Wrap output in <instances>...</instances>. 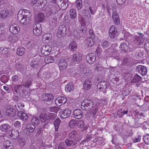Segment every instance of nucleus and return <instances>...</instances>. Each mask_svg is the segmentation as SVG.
<instances>
[{"mask_svg":"<svg viewBox=\"0 0 149 149\" xmlns=\"http://www.w3.org/2000/svg\"><path fill=\"white\" fill-rule=\"evenodd\" d=\"M20 28L16 24L11 25L9 28L10 32L13 34H16L19 33L20 31Z\"/></svg>","mask_w":149,"mask_h":149,"instance_id":"nucleus-12","label":"nucleus"},{"mask_svg":"<svg viewBox=\"0 0 149 149\" xmlns=\"http://www.w3.org/2000/svg\"><path fill=\"white\" fill-rule=\"evenodd\" d=\"M18 39V37L16 36L15 35L12 36H10L8 38V40L10 43L13 44L17 42Z\"/></svg>","mask_w":149,"mask_h":149,"instance_id":"nucleus-35","label":"nucleus"},{"mask_svg":"<svg viewBox=\"0 0 149 149\" xmlns=\"http://www.w3.org/2000/svg\"><path fill=\"white\" fill-rule=\"evenodd\" d=\"M101 45L102 47L104 49L109 45V43L108 41H105L102 43Z\"/></svg>","mask_w":149,"mask_h":149,"instance_id":"nucleus-63","label":"nucleus"},{"mask_svg":"<svg viewBox=\"0 0 149 149\" xmlns=\"http://www.w3.org/2000/svg\"><path fill=\"white\" fill-rule=\"evenodd\" d=\"M33 32L34 35L39 36L42 32L41 25L40 24H37L33 26Z\"/></svg>","mask_w":149,"mask_h":149,"instance_id":"nucleus-8","label":"nucleus"},{"mask_svg":"<svg viewBox=\"0 0 149 149\" xmlns=\"http://www.w3.org/2000/svg\"><path fill=\"white\" fill-rule=\"evenodd\" d=\"M134 42L137 45H141L144 41V39L143 38H140L139 36H136L134 38Z\"/></svg>","mask_w":149,"mask_h":149,"instance_id":"nucleus-32","label":"nucleus"},{"mask_svg":"<svg viewBox=\"0 0 149 149\" xmlns=\"http://www.w3.org/2000/svg\"><path fill=\"white\" fill-rule=\"evenodd\" d=\"M57 21V18L56 16H52L49 18V22L51 25H54L56 24Z\"/></svg>","mask_w":149,"mask_h":149,"instance_id":"nucleus-47","label":"nucleus"},{"mask_svg":"<svg viewBox=\"0 0 149 149\" xmlns=\"http://www.w3.org/2000/svg\"><path fill=\"white\" fill-rule=\"evenodd\" d=\"M76 125L77 126L80 128H83L84 126V121L81 120H79L76 122Z\"/></svg>","mask_w":149,"mask_h":149,"instance_id":"nucleus-53","label":"nucleus"},{"mask_svg":"<svg viewBox=\"0 0 149 149\" xmlns=\"http://www.w3.org/2000/svg\"><path fill=\"white\" fill-rule=\"evenodd\" d=\"M17 15H21L24 17L30 19L31 17V15L29 11L26 10H20L18 12Z\"/></svg>","mask_w":149,"mask_h":149,"instance_id":"nucleus-19","label":"nucleus"},{"mask_svg":"<svg viewBox=\"0 0 149 149\" xmlns=\"http://www.w3.org/2000/svg\"><path fill=\"white\" fill-rule=\"evenodd\" d=\"M86 30L82 28H80L77 31V37L79 38H84L86 35Z\"/></svg>","mask_w":149,"mask_h":149,"instance_id":"nucleus-25","label":"nucleus"},{"mask_svg":"<svg viewBox=\"0 0 149 149\" xmlns=\"http://www.w3.org/2000/svg\"><path fill=\"white\" fill-rule=\"evenodd\" d=\"M69 14L71 19H74L77 16L76 11L73 9H72L70 10Z\"/></svg>","mask_w":149,"mask_h":149,"instance_id":"nucleus-41","label":"nucleus"},{"mask_svg":"<svg viewBox=\"0 0 149 149\" xmlns=\"http://www.w3.org/2000/svg\"><path fill=\"white\" fill-rule=\"evenodd\" d=\"M77 44L74 41L71 42L68 45V48L72 51H74L77 49Z\"/></svg>","mask_w":149,"mask_h":149,"instance_id":"nucleus-36","label":"nucleus"},{"mask_svg":"<svg viewBox=\"0 0 149 149\" xmlns=\"http://www.w3.org/2000/svg\"><path fill=\"white\" fill-rule=\"evenodd\" d=\"M61 121L59 118H58L56 119L54 122V125L56 130H58L59 125Z\"/></svg>","mask_w":149,"mask_h":149,"instance_id":"nucleus-48","label":"nucleus"},{"mask_svg":"<svg viewBox=\"0 0 149 149\" xmlns=\"http://www.w3.org/2000/svg\"><path fill=\"white\" fill-rule=\"evenodd\" d=\"M118 35V32L115 25L111 26L109 30V35L111 38H115Z\"/></svg>","mask_w":149,"mask_h":149,"instance_id":"nucleus-7","label":"nucleus"},{"mask_svg":"<svg viewBox=\"0 0 149 149\" xmlns=\"http://www.w3.org/2000/svg\"><path fill=\"white\" fill-rule=\"evenodd\" d=\"M83 113L80 109L75 110L73 112V117L77 119H81L83 115Z\"/></svg>","mask_w":149,"mask_h":149,"instance_id":"nucleus-15","label":"nucleus"},{"mask_svg":"<svg viewBox=\"0 0 149 149\" xmlns=\"http://www.w3.org/2000/svg\"><path fill=\"white\" fill-rule=\"evenodd\" d=\"M112 18L115 24L118 25L120 24V19L118 14L117 12L114 11L113 13Z\"/></svg>","mask_w":149,"mask_h":149,"instance_id":"nucleus-21","label":"nucleus"},{"mask_svg":"<svg viewBox=\"0 0 149 149\" xmlns=\"http://www.w3.org/2000/svg\"><path fill=\"white\" fill-rule=\"evenodd\" d=\"M76 124V121L75 120H71L69 123V127L70 128H73L75 127Z\"/></svg>","mask_w":149,"mask_h":149,"instance_id":"nucleus-56","label":"nucleus"},{"mask_svg":"<svg viewBox=\"0 0 149 149\" xmlns=\"http://www.w3.org/2000/svg\"><path fill=\"white\" fill-rule=\"evenodd\" d=\"M93 102L90 100L86 99L84 100L81 103V108L84 110H90L93 107Z\"/></svg>","mask_w":149,"mask_h":149,"instance_id":"nucleus-2","label":"nucleus"},{"mask_svg":"<svg viewBox=\"0 0 149 149\" xmlns=\"http://www.w3.org/2000/svg\"><path fill=\"white\" fill-rule=\"evenodd\" d=\"M82 58V55L79 52H77L73 55L72 57V60L74 62L75 61L80 62Z\"/></svg>","mask_w":149,"mask_h":149,"instance_id":"nucleus-24","label":"nucleus"},{"mask_svg":"<svg viewBox=\"0 0 149 149\" xmlns=\"http://www.w3.org/2000/svg\"><path fill=\"white\" fill-rule=\"evenodd\" d=\"M9 49L8 48L4 47L3 48L1 47L0 48V51H2V53L3 54H7L9 52Z\"/></svg>","mask_w":149,"mask_h":149,"instance_id":"nucleus-57","label":"nucleus"},{"mask_svg":"<svg viewBox=\"0 0 149 149\" xmlns=\"http://www.w3.org/2000/svg\"><path fill=\"white\" fill-rule=\"evenodd\" d=\"M28 117L26 113H23L20 118L23 121H26L28 119Z\"/></svg>","mask_w":149,"mask_h":149,"instance_id":"nucleus-61","label":"nucleus"},{"mask_svg":"<svg viewBox=\"0 0 149 149\" xmlns=\"http://www.w3.org/2000/svg\"><path fill=\"white\" fill-rule=\"evenodd\" d=\"M67 33V29L64 25H60L58 30L57 36L58 38H61L63 37Z\"/></svg>","mask_w":149,"mask_h":149,"instance_id":"nucleus-5","label":"nucleus"},{"mask_svg":"<svg viewBox=\"0 0 149 149\" xmlns=\"http://www.w3.org/2000/svg\"><path fill=\"white\" fill-rule=\"evenodd\" d=\"M108 83L106 81H102L100 82L97 85V88L100 90V91H102L103 93H105L106 91L104 92V91L107 88V86L108 85Z\"/></svg>","mask_w":149,"mask_h":149,"instance_id":"nucleus-16","label":"nucleus"},{"mask_svg":"<svg viewBox=\"0 0 149 149\" xmlns=\"http://www.w3.org/2000/svg\"><path fill=\"white\" fill-rule=\"evenodd\" d=\"M94 38H89L87 40V44L89 47H92L95 43V41Z\"/></svg>","mask_w":149,"mask_h":149,"instance_id":"nucleus-43","label":"nucleus"},{"mask_svg":"<svg viewBox=\"0 0 149 149\" xmlns=\"http://www.w3.org/2000/svg\"><path fill=\"white\" fill-rule=\"evenodd\" d=\"M52 36L49 33H45L42 36V41L45 43H49L51 40Z\"/></svg>","mask_w":149,"mask_h":149,"instance_id":"nucleus-22","label":"nucleus"},{"mask_svg":"<svg viewBox=\"0 0 149 149\" xmlns=\"http://www.w3.org/2000/svg\"><path fill=\"white\" fill-rule=\"evenodd\" d=\"M129 44L125 43H121L119 47L120 51L123 53H127L129 51Z\"/></svg>","mask_w":149,"mask_h":149,"instance_id":"nucleus-17","label":"nucleus"},{"mask_svg":"<svg viewBox=\"0 0 149 149\" xmlns=\"http://www.w3.org/2000/svg\"><path fill=\"white\" fill-rule=\"evenodd\" d=\"M96 59V55L93 53H90L86 57V61L89 64L93 63L95 61Z\"/></svg>","mask_w":149,"mask_h":149,"instance_id":"nucleus-11","label":"nucleus"},{"mask_svg":"<svg viewBox=\"0 0 149 149\" xmlns=\"http://www.w3.org/2000/svg\"><path fill=\"white\" fill-rule=\"evenodd\" d=\"M11 127L8 124H4L0 126V130L2 132H7Z\"/></svg>","mask_w":149,"mask_h":149,"instance_id":"nucleus-29","label":"nucleus"},{"mask_svg":"<svg viewBox=\"0 0 149 149\" xmlns=\"http://www.w3.org/2000/svg\"><path fill=\"white\" fill-rule=\"evenodd\" d=\"M52 47L49 45H44L41 48V52L42 54L45 56L49 55L51 51Z\"/></svg>","mask_w":149,"mask_h":149,"instance_id":"nucleus-9","label":"nucleus"},{"mask_svg":"<svg viewBox=\"0 0 149 149\" xmlns=\"http://www.w3.org/2000/svg\"><path fill=\"white\" fill-rule=\"evenodd\" d=\"M142 79L141 77L138 74H136L132 79V81L135 83H139Z\"/></svg>","mask_w":149,"mask_h":149,"instance_id":"nucleus-39","label":"nucleus"},{"mask_svg":"<svg viewBox=\"0 0 149 149\" xmlns=\"http://www.w3.org/2000/svg\"><path fill=\"white\" fill-rule=\"evenodd\" d=\"M65 143L66 145L68 147L71 146L73 147L77 143L75 141L70 140L68 139H66L65 141Z\"/></svg>","mask_w":149,"mask_h":149,"instance_id":"nucleus-33","label":"nucleus"},{"mask_svg":"<svg viewBox=\"0 0 149 149\" xmlns=\"http://www.w3.org/2000/svg\"><path fill=\"white\" fill-rule=\"evenodd\" d=\"M77 131H73L71 132L69 134V137L70 138L73 139L75 138L77 135Z\"/></svg>","mask_w":149,"mask_h":149,"instance_id":"nucleus-50","label":"nucleus"},{"mask_svg":"<svg viewBox=\"0 0 149 149\" xmlns=\"http://www.w3.org/2000/svg\"><path fill=\"white\" fill-rule=\"evenodd\" d=\"M9 134L10 136L13 139H15L19 136V133L17 131H15L14 130H12L10 131Z\"/></svg>","mask_w":149,"mask_h":149,"instance_id":"nucleus-34","label":"nucleus"},{"mask_svg":"<svg viewBox=\"0 0 149 149\" xmlns=\"http://www.w3.org/2000/svg\"><path fill=\"white\" fill-rule=\"evenodd\" d=\"M88 9L91 13L92 15H94L96 11L97 8L95 6L93 5L89 7Z\"/></svg>","mask_w":149,"mask_h":149,"instance_id":"nucleus-49","label":"nucleus"},{"mask_svg":"<svg viewBox=\"0 0 149 149\" xmlns=\"http://www.w3.org/2000/svg\"><path fill=\"white\" fill-rule=\"evenodd\" d=\"M76 6L78 10L81 9L82 6V1L81 0H77L75 2Z\"/></svg>","mask_w":149,"mask_h":149,"instance_id":"nucleus-51","label":"nucleus"},{"mask_svg":"<svg viewBox=\"0 0 149 149\" xmlns=\"http://www.w3.org/2000/svg\"><path fill=\"white\" fill-rule=\"evenodd\" d=\"M93 135L92 134H86V139L83 141L81 143H84V142H88L92 138Z\"/></svg>","mask_w":149,"mask_h":149,"instance_id":"nucleus-54","label":"nucleus"},{"mask_svg":"<svg viewBox=\"0 0 149 149\" xmlns=\"http://www.w3.org/2000/svg\"><path fill=\"white\" fill-rule=\"evenodd\" d=\"M6 112L7 116H13L16 115L17 110L11 108L10 106L8 107Z\"/></svg>","mask_w":149,"mask_h":149,"instance_id":"nucleus-18","label":"nucleus"},{"mask_svg":"<svg viewBox=\"0 0 149 149\" xmlns=\"http://www.w3.org/2000/svg\"><path fill=\"white\" fill-rule=\"evenodd\" d=\"M8 10L5 9L2 10L0 13V17L3 19L6 18L8 16Z\"/></svg>","mask_w":149,"mask_h":149,"instance_id":"nucleus-37","label":"nucleus"},{"mask_svg":"<svg viewBox=\"0 0 149 149\" xmlns=\"http://www.w3.org/2000/svg\"><path fill=\"white\" fill-rule=\"evenodd\" d=\"M55 118V114L53 113H51L48 114L47 116V120H54Z\"/></svg>","mask_w":149,"mask_h":149,"instance_id":"nucleus-55","label":"nucleus"},{"mask_svg":"<svg viewBox=\"0 0 149 149\" xmlns=\"http://www.w3.org/2000/svg\"><path fill=\"white\" fill-rule=\"evenodd\" d=\"M26 46L27 49H29V50H32V49H33L34 50H35L34 48L35 45L32 42H28L26 45Z\"/></svg>","mask_w":149,"mask_h":149,"instance_id":"nucleus-44","label":"nucleus"},{"mask_svg":"<svg viewBox=\"0 0 149 149\" xmlns=\"http://www.w3.org/2000/svg\"><path fill=\"white\" fill-rule=\"evenodd\" d=\"M74 86L73 85V83H71L70 84H68L65 86V91L67 92H70L71 90H72L74 88Z\"/></svg>","mask_w":149,"mask_h":149,"instance_id":"nucleus-38","label":"nucleus"},{"mask_svg":"<svg viewBox=\"0 0 149 149\" xmlns=\"http://www.w3.org/2000/svg\"><path fill=\"white\" fill-rule=\"evenodd\" d=\"M93 142L99 145H103L105 144L104 139L100 136L95 138L93 141Z\"/></svg>","mask_w":149,"mask_h":149,"instance_id":"nucleus-23","label":"nucleus"},{"mask_svg":"<svg viewBox=\"0 0 149 149\" xmlns=\"http://www.w3.org/2000/svg\"><path fill=\"white\" fill-rule=\"evenodd\" d=\"M26 129L29 132L32 133L35 130V126L32 124L28 123L26 126Z\"/></svg>","mask_w":149,"mask_h":149,"instance_id":"nucleus-28","label":"nucleus"},{"mask_svg":"<svg viewBox=\"0 0 149 149\" xmlns=\"http://www.w3.org/2000/svg\"><path fill=\"white\" fill-rule=\"evenodd\" d=\"M9 79V78L8 76L6 75H3L0 78V81L2 83L5 84L8 82Z\"/></svg>","mask_w":149,"mask_h":149,"instance_id":"nucleus-45","label":"nucleus"},{"mask_svg":"<svg viewBox=\"0 0 149 149\" xmlns=\"http://www.w3.org/2000/svg\"><path fill=\"white\" fill-rule=\"evenodd\" d=\"M92 84V83L91 80L90 79H86L84 82V88L86 90H88L91 88Z\"/></svg>","mask_w":149,"mask_h":149,"instance_id":"nucleus-27","label":"nucleus"},{"mask_svg":"<svg viewBox=\"0 0 149 149\" xmlns=\"http://www.w3.org/2000/svg\"><path fill=\"white\" fill-rule=\"evenodd\" d=\"M45 18L43 13L40 12L39 13L37 17L36 18L35 20L38 22H42Z\"/></svg>","mask_w":149,"mask_h":149,"instance_id":"nucleus-31","label":"nucleus"},{"mask_svg":"<svg viewBox=\"0 0 149 149\" xmlns=\"http://www.w3.org/2000/svg\"><path fill=\"white\" fill-rule=\"evenodd\" d=\"M40 120L42 123H45L47 120V116L46 114H41L39 116Z\"/></svg>","mask_w":149,"mask_h":149,"instance_id":"nucleus-42","label":"nucleus"},{"mask_svg":"<svg viewBox=\"0 0 149 149\" xmlns=\"http://www.w3.org/2000/svg\"><path fill=\"white\" fill-rule=\"evenodd\" d=\"M59 59L57 58V60H58L59 68L60 70L63 71L68 66L67 59L64 57Z\"/></svg>","mask_w":149,"mask_h":149,"instance_id":"nucleus-4","label":"nucleus"},{"mask_svg":"<svg viewBox=\"0 0 149 149\" xmlns=\"http://www.w3.org/2000/svg\"><path fill=\"white\" fill-rule=\"evenodd\" d=\"M25 48L23 47H19L17 49V54L19 56L23 55L25 52Z\"/></svg>","mask_w":149,"mask_h":149,"instance_id":"nucleus-40","label":"nucleus"},{"mask_svg":"<svg viewBox=\"0 0 149 149\" xmlns=\"http://www.w3.org/2000/svg\"><path fill=\"white\" fill-rule=\"evenodd\" d=\"M3 146L5 149H13L14 148L13 144L9 140H7L4 142Z\"/></svg>","mask_w":149,"mask_h":149,"instance_id":"nucleus-26","label":"nucleus"},{"mask_svg":"<svg viewBox=\"0 0 149 149\" xmlns=\"http://www.w3.org/2000/svg\"><path fill=\"white\" fill-rule=\"evenodd\" d=\"M71 111L68 109H65L61 113V116L63 118H65L70 116Z\"/></svg>","mask_w":149,"mask_h":149,"instance_id":"nucleus-30","label":"nucleus"},{"mask_svg":"<svg viewBox=\"0 0 149 149\" xmlns=\"http://www.w3.org/2000/svg\"><path fill=\"white\" fill-rule=\"evenodd\" d=\"M32 123L35 124L36 125H38L39 123V120L36 117H35L32 118L31 120Z\"/></svg>","mask_w":149,"mask_h":149,"instance_id":"nucleus-52","label":"nucleus"},{"mask_svg":"<svg viewBox=\"0 0 149 149\" xmlns=\"http://www.w3.org/2000/svg\"><path fill=\"white\" fill-rule=\"evenodd\" d=\"M54 98L51 93H44L41 95V100L43 103L48 104L51 103Z\"/></svg>","mask_w":149,"mask_h":149,"instance_id":"nucleus-3","label":"nucleus"},{"mask_svg":"<svg viewBox=\"0 0 149 149\" xmlns=\"http://www.w3.org/2000/svg\"><path fill=\"white\" fill-rule=\"evenodd\" d=\"M87 11H86L85 13V16H86L85 18L87 19L88 21H89L90 20L92 19V17L91 15L89 13V12L88 11V13H87Z\"/></svg>","mask_w":149,"mask_h":149,"instance_id":"nucleus-58","label":"nucleus"},{"mask_svg":"<svg viewBox=\"0 0 149 149\" xmlns=\"http://www.w3.org/2000/svg\"><path fill=\"white\" fill-rule=\"evenodd\" d=\"M17 19L18 21L21 24L26 25L29 24L30 22V19L24 17L21 15H17Z\"/></svg>","mask_w":149,"mask_h":149,"instance_id":"nucleus-10","label":"nucleus"},{"mask_svg":"<svg viewBox=\"0 0 149 149\" xmlns=\"http://www.w3.org/2000/svg\"><path fill=\"white\" fill-rule=\"evenodd\" d=\"M136 72L143 76L146 75L147 73L146 68L142 65H139L137 66L136 68Z\"/></svg>","mask_w":149,"mask_h":149,"instance_id":"nucleus-6","label":"nucleus"},{"mask_svg":"<svg viewBox=\"0 0 149 149\" xmlns=\"http://www.w3.org/2000/svg\"><path fill=\"white\" fill-rule=\"evenodd\" d=\"M22 86V85H17L15 86L14 90L17 93L20 92V88Z\"/></svg>","mask_w":149,"mask_h":149,"instance_id":"nucleus-60","label":"nucleus"},{"mask_svg":"<svg viewBox=\"0 0 149 149\" xmlns=\"http://www.w3.org/2000/svg\"><path fill=\"white\" fill-rule=\"evenodd\" d=\"M12 81L15 82H17L19 80V78L18 76L16 75H13L12 78Z\"/></svg>","mask_w":149,"mask_h":149,"instance_id":"nucleus-64","label":"nucleus"},{"mask_svg":"<svg viewBox=\"0 0 149 149\" xmlns=\"http://www.w3.org/2000/svg\"><path fill=\"white\" fill-rule=\"evenodd\" d=\"M99 104H96L93 107V109L88 112V114L90 115V117H94L96 115L97 112L98 110Z\"/></svg>","mask_w":149,"mask_h":149,"instance_id":"nucleus-20","label":"nucleus"},{"mask_svg":"<svg viewBox=\"0 0 149 149\" xmlns=\"http://www.w3.org/2000/svg\"><path fill=\"white\" fill-rule=\"evenodd\" d=\"M22 83V86L25 88H28L32 84V81L27 76L25 77L23 79Z\"/></svg>","mask_w":149,"mask_h":149,"instance_id":"nucleus-14","label":"nucleus"},{"mask_svg":"<svg viewBox=\"0 0 149 149\" xmlns=\"http://www.w3.org/2000/svg\"><path fill=\"white\" fill-rule=\"evenodd\" d=\"M65 0H56V3L58 5V4H61V5L63 6L65 5L66 2H65Z\"/></svg>","mask_w":149,"mask_h":149,"instance_id":"nucleus-62","label":"nucleus"},{"mask_svg":"<svg viewBox=\"0 0 149 149\" xmlns=\"http://www.w3.org/2000/svg\"><path fill=\"white\" fill-rule=\"evenodd\" d=\"M143 139L144 141L146 144H149V134H146L144 136Z\"/></svg>","mask_w":149,"mask_h":149,"instance_id":"nucleus-59","label":"nucleus"},{"mask_svg":"<svg viewBox=\"0 0 149 149\" xmlns=\"http://www.w3.org/2000/svg\"><path fill=\"white\" fill-rule=\"evenodd\" d=\"M48 13L46 15L49 17L51 15H54L59 10V6L56 3V0H51L47 8Z\"/></svg>","mask_w":149,"mask_h":149,"instance_id":"nucleus-1","label":"nucleus"},{"mask_svg":"<svg viewBox=\"0 0 149 149\" xmlns=\"http://www.w3.org/2000/svg\"><path fill=\"white\" fill-rule=\"evenodd\" d=\"M67 101L66 97L63 96L57 97L55 100V103L58 106H60L65 103Z\"/></svg>","mask_w":149,"mask_h":149,"instance_id":"nucleus-13","label":"nucleus"},{"mask_svg":"<svg viewBox=\"0 0 149 149\" xmlns=\"http://www.w3.org/2000/svg\"><path fill=\"white\" fill-rule=\"evenodd\" d=\"M54 57L53 56H48L46 57L45 58V62L47 64L54 62Z\"/></svg>","mask_w":149,"mask_h":149,"instance_id":"nucleus-46","label":"nucleus"}]
</instances>
